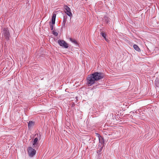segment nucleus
<instances>
[{
  "label": "nucleus",
  "mask_w": 159,
  "mask_h": 159,
  "mask_svg": "<svg viewBox=\"0 0 159 159\" xmlns=\"http://www.w3.org/2000/svg\"><path fill=\"white\" fill-rule=\"evenodd\" d=\"M96 81L92 74L89 75L86 78V84L89 86L94 84Z\"/></svg>",
  "instance_id": "f257e3e1"
},
{
  "label": "nucleus",
  "mask_w": 159,
  "mask_h": 159,
  "mask_svg": "<svg viewBox=\"0 0 159 159\" xmlns=\"http://www.w3.org/2000/svg\"><path fill=\"white\" fill-rule=\"evenodd\" d=\"M96 81H97L102 79L104 77V74L100 72H95L92 74Z\"/></svg>",
  "instance_id": "f03ea898"
},
{
  "label": "nucleus",
  "mask_w": 159,
  "mask_h": 159,
  "mask_svg": "<svg viewBox=\"0 0 159 159\" xmlns=\"http://www.w3.org/2000/svg\"><path fill=\"white\" fill-rule=\"evenodd\" d=\"M2 36L7 40L9 39L10 34L9 31L7 28H4L2 31Z\"/></svg>",
  "instance_id": "7ed1b4c3"
},
{
  "label": "nucleus",
  "mask_w": 159,
  "mask_h": 159,
  "mask_svg": "<svg viewBox=\"0 0 159 159\" xmlns=\"http://www.w3.org/2000/svg\"><path fill=\"white\" fill-rule=\"evenodd\" d=\"M58 43L60 46L63 47L65 48H67L68 47V43L64 40H58Z\"/></svg>",
  "instance_id": "20e7f679"
},
{
  "label": "nucleus",
  "mask_w": 159,
  "mask_h": 159,
  "mask_svg": "<svg viewBox=\"0 0 159 159\" xmlns=\"http://www.w3.org/2000/svg\"><path fill=\"white\" fill-rule=\"evenodd\" d=\"M29 155L30 157L34 155L36 153V151L31 147H29L28 149Z\"/></svg>",
  "instance_id": "39448f33"
},
{
  "label": "nucleus",
  "mask_w": 159,
  "mask_h": 159,
  "mask_svg": "<svg viewBox=\"0 0 159 159\" xmlns=\"http://www.w3.org/2000/svg\"><path fill=\"white\" fill-rule=\"evenodd\" d=\"M56 16V14L53 13L52 19V23L50 25L51 29V30H53V25L55 24Z\"/></svg>",
  "instance_id": "423d86ee"
},
{
  "label": "nucleus",
  "mask_w": 159,
  "mask_h": 159,
  "mask_svg": "<svg viewBox=\"0 0 159 159\" xmlns=\"http://www.w3.org/2000/svg\"><path fill=\"white\" fill-rule=\"evenodd\" d=\"M65 9L66 10V11H65V12L67 14V15L70 17L72 16V14L71 12V10L69 7L67 6H65Z\"/></svg>",
  "instance_id": "0eeeda50"
},
{
  "label": "nucleus",
  "mask_w": 159,
  "mask_h": 159,
  "mask_svg": "<svg viewBox=\"0 0 159 159\" xmlns=\"http://www.w3.org/2000/svg\"><path fill=\"white\" fill-rule=\"evenodd\" d=\"M34 122L32 121H30L28 124V128L30 129V128L34 126Z\"/></svg>",
  "instance_id": "6e6552de"
},
{
  "label": "nucleus",
  "mask_w": 159,
  "mask_h": 159,
  "mask_svg": "<svg viewBox=\"0 0 159 159\" xmlns=\"http://www.w3.org/2000/svg\"><path fill=\"white\" fill-rule=\"evenodd\" d=\"M133 47L137 51L139 52L140 51V50L139 48V47L136 44H134L133 45Z\"/></svg>",
  "instance_id": "1a4fd4ad"
},
{
  "label": "nucleus",
  "mask_w": 159,
  "mask_h": 159,
  "mask_svg": "<svg viewBox=\"0 0 159 159\" xmlns=\"http://www.w3.org/2000/svg\"><path fill=\"white\" fill-rule=\"evenodd\" d=\"M38 139L37 138H36L34 140V143H33V147H35V145L37 143V142L38 141Z\"/></svg>",
  "instance_id": "9d476101"
},
{
  "label": "nucleus",
  "mask_w": 159,
  "mask_h": 159,
  "mask_svg": "<svg viewBox=\"0 0 159 159\" xmlns=\"http://www.w3.org/2000/svg\"><path fill=\"white\" fill-rule=\"evenodd\" d=\"M70 40L72 43L76 44L77 43V42L76 40L75 39H73L71 38H70L69 39Z\"/></svg>",
  "instance_id": "9b49d317"
},
{
  "label": "nucleus",
  "mask_w": 159,
  "mask_h": 159,
  "mask_svg": "<svg viewBox=\"0 0 159 159\" xmlns=\"http://www.w3.org/2000/svg\"><path fill=\"white\" fill-rule=\"evenodd\" d=\"M101 34L102 35V36L103 38H104L105 39V40L107 41L106 38V34L104 33L103 32H102L101 33Z\"/></svg>",
  "instance_id": "f8f14e48"
},
{
  "label": "nucleus",
  "mask_w": 159,
  "mask_h": 159,
  "mask_svg": "<svg viewBox=\"0 0 159 159\" xmlns=\"http://www.w3.org/2000/svg\"><path fill=\"white\" fill-rule=\"evenodd\" d=\"M53 34L55 35V36H57V34H58L57 33V32H53Z\"/></svg>",
  "instance_id": "ddd939ff"
}]
</instances>
